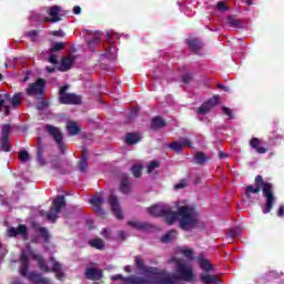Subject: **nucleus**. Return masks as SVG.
I'll return each mask as SVG.
<instances>
[{
    "label": "nucleus",
    "mask_w": 284,
    "mask_h": 284,
    "mask_svg": "<svg viewBox=\"0 0 284 284\" xmlns=\"http://www.w3.org/2000/svg\"><path fill=\"white\" fill-rule=\"evenodd\" d=\"M45 70L47 72H49V74L57 72V69L54 67H45Z\"/></svg>",
    "instance_id": "bf43d9fd"
},
{
    "label": "nucleus",
    "mask_w": 284,
    "mask_h": 284,
    "mask_svg": "<svg viewBox=\"0 0 284 284\" xmlns=\"http://www.w3.org/2000/svg\"><path fill=\"white\" fill-rule=\"evenodd\" d=\"M45 131L48 132L49 136H52L53 141L58 146L59 152L61 154H65V150L68 149V145L63 141V132H61V129L52 124H47Z\"/></svg>",
    "instance_id": "423d86ee"
},
{
    "label": "nucleus",
    "mask_w": 284,
    "mask_h": 284,
    "mask_svg": "<svg viewBox=\"0 0 284 284\" xmlns=\"http://www.w3.org/2000/svg\"><path fill=\"white\" fill-rule=\"evenodd\" d=\"M101 235L104 236V239H110V236H112V233L108 231V229H103L101 231Z\"/></svg>",
    "instance_id": "864d4df0"
},
{
    "label": "nucleus",
    "mask_w": 284,
    "mask_h": 284,
    "mask_svg": "<svg viewBox=\"0 0 284 284\" xmlns=\"http://www.w3.org/2000/svg\"><path fill=\"white\" fill-rule=\"evenodd\" d=\"M131 172L133 174V176L135 179H141V174L143 172V166H141V164H134L132 168H131Z\"/></svg>",
    "instance_id": "a19ab883"
},
{
    "label": "nucleus",
    "mask_w": 284,
    "mask_h": 284,
    "mask_svg": "<svg viewBox=\"0 0 284 284\" xmlns=\"http://www.w3.org/2000/svg\"><path fill=\"white\" fill-rule=\"evenodd\" d=\"M33 261H37L41 272H45V273L52 272V268H50V266H48V263H45V260L43 258V256L34 254Z\"/></svg>",
    "instance_id": "393cba45"
},
{
    "label": "nucleus",
    "mask_w": 284,
    "mask_h": 284,
    "mask_svg": "<svg viewBox=\"0 0 284 284\" xmlns=\"http://www.w3.org/2000/svg\"><path fill=\"white\" fill-rule=\"evenodd\" d=\"M186 45H189L191 52L194 54H199L203 50V42L199 38L187 39Z\"/></svg>",
    "instance_id": "a211bd4d"
},
{
    "label": "nucleus",
    "mask_w": 284,
    "mask_h": 284,
    "mask_svg": "<svg viewBox=\"0 0 284 284\" xmlns=\"http://www.w3.org/2000/svg\"><path fill=\"white\" fill-rule=\"evenodd\" d=\"M73 63H74V57L72 55L62 58L61 65L59 68L60 72H68V70L72 68Z\"/></svg>",
    "instance_id": "b1692460"
},
{
    "label": "nucleus",
    "mask_w": 284,
    "mask_h": 284,
    "mask_svg": "<svg viewBox=\"0 0 284 284\" xmlns=\"http://www.w3.org/2000/svg\"><path fill=\"white\" fill-rule=\"evenodd\" d=\"M89 203L93 206L94 212H97L98 216L101 219H105V210H103V197L97 193L89 200Z\"/></svg>",
    "instance_id": "f8f14e48"
},
{
    "label": "nucleus",
    "mask_w": 284,
    "mask_h": 284,
    "mask_svg": "<svg viewBox=\"0 0 284 284\" xmlns=\"http://www.w3.org/2000/svg\"><path fill=\"white\" fill-rule=\"evenodd\" d=\"M241 236V230L239 229H230L226 231V239L230 241H233V239H236Z\"/></svg>",
    "instance_id": "58836bf2"
},
{
    "label": "nucleus",
    "mask_w": 284,
    "mask_h": 284,
    "mask_svg": "<svg viewBox=\"0 0 284 284\" xmlns=\"http://www.w3.org/2000/svg\"><path fill=\"white\" fill-rule=\"evenodd\" d=\"M10 130H12L11 124H2L0 148L3 152H10V150H12V144L10 143Z\"/></svg>",
    "instance_id": "1a4fd4ad"
},
{
    "label": "nucleus",
    "mask_w": 284,
    "mask_h": 284,
    "mask_svg": "<svg viewBox=\"0 0 284 284\" xmlns=\"http://www.w3.org/2000/svg\"><path fill=\"white\" fill-rule=\"evenodd\" d=\"M180 145H182V148H192V142L189 139H181Z\"/></svg>",
    "instance_id": "09e8293b"
},
{
    "label": "nucleus",
    "mask_w": 284,
    "mask_h": 284,
    "mask_svg": "<svg viewBox=\"0 0 284 284\" xmlns=\"http://www.w3.org/2000/svg\"><path fill=\"white\" fill-rule=\"evenodd\" d=\"M12 108H19L21 105V93H14L13 97H10L8 100Z\"/></svg>",
    "instance_id": "4c0bfd02"
},
{
    "label": "nucleus",
    "mask_w": 284,
    "mask_h": 284,
    "mask_svg": "<svg viewBox=\"0 0 284 284\" xmlns=\"http://www.w3.org/2000/svg\"><path fill=\"white\" fill-rule=\"evenodd\" d=\"M128 225L133 227V230H138V232H150V230L154 229L152 224L139 220L129 221Z\"/></svg>",
    "instance_id": "2eb2a0df"
},
{
    "label": "nucleus",
    "mask_w": 284,
    "mask_h": 284,
    "mask_svg": "<svg viewBox=\"0 0 284 284\" xmlns=\"http://www.w3.org/2000/svg\"><path fill=\"white\" fill-rule=\"evenodd\" d=\"M135 265L140 272H143L145 277L142 278H146L150 283V278L153 276L155 278V283L159 284V278L161 277L163 271H160L154 266H145V261L139 255L135 256Z\"/></svg>",
    "instance_id": "39448f33"
},
{
    "label": "nucleus",
    "mask_w": 284,
    "mask_h": 284,
    "mask_svg": "<svg viewBox=\"0 0 284 284\" xmlns=\"http://www.w3.org/2000/svg\"><path fill=\"white\" fill-rule=\"evenodd\" d=\"M261 139L258 138H252L248 142L250 148H252V150H255V152H257V154H267L268 149L265 146H261Z\"/></svg>",
    "instance_id": "412c9836"
},
{
    "label": "nucleus",
    "mask_w": 284,
    "mask_h": 284,
    "mask_svg": "<svg viewBox=\"0 0 284 284\" xmlns=\"http://www.w3.org/2000/svg\"><path fill=\"white\" fill-rule=\"evenodd\" d=\"M50 263H52L51 272L55 274L57 280L64 281L65 273L61 272V263H59L54 257H50Z\"/></svg>",
    "instance_id": "6ab92c4d"
},
{
    "label": "nucleus",
    "mask_w": 284,
    "mask_h": 284,
    "mask_svg": "<svg viewBox=\"0 0 284 284\" xmlns=\"http://www.w3.org/2000/svg\"><path fill=\"white\" fill-rule=\"evenodd\" d=\"M67 130L69 132V136H77L78 134H81V125L74 121H69L67 123Z\"/></svg>",
    "instance_id": "5701e85b"
},
{
    "label": "nucleus",
    "mask_w": 284,
    "mask_h": 284,
    "mask_svg": "<svg viewBox=\"0 0 284 284\" xmlns=\"http://www.w3.org/2000/svg\"><path fill=\"white\" fill-rule=\"evenodd\" d=\"M108 203L111 207V212L119 221H123V211H121V203L119 197L114 194L109 195Z\"/></svg>",
    "instance_id": "9b49d317"
},
{
    "label": "nucleus",
    "mask_w": 284,
    "mask_h": 284,
    "mask_svg": "<svg viewBox=\"0 0 284 284\" xmlns=\"http://www.w3.org/2000/svg\"><path fill=\"white\" fill-rule=\"evenodd\" d=\"M119 236L121 237L122 241H125V233L123 231L119 232Z\"/></svg>",
    "instance_id": "69168bd1"
},
{
    "label": "nucleus",
    "mask_w": 284,
    "mask_h": 284,
    "mask_svg": "<svg viewBox=\"0 0 284 284\" xmlns=\"http://www.w3.org/2000/svg\"><path fill=\"white\" fill-rule=\"evenodd\" d=\"M219 90H223L224 92H230V87L223 85L222 83L217 84Z\"/></svg>",
    "instance_id": "4d7b16f0"
},
{
    "label": "nucleus",
    "mask_w": 284,
    "mask_h": 284,
    "mask_svg": "<svg viewBox=\"0 0 284 284\" xmlns=\"http://www.w3.org/2000/svg\"><path fill=\"white\" fill-rule=\"evenodd\" d=\"M67 205L68 203L65 202V195H57L52 201L50 210L48 212L41 211L40 214L45 216L51 223H57V219H59L61 210H63V207Z\"/></svg>",
    "instance_id": "20e7f679"
},
{
    "label": "nucleus",
    "mask_w": 284,
    "mask_h": 284,
    "mask_svg": "<svg viewBox=\"0 0 284 284\" xmlns=\"http://www.w3.org/2000/svg\"><path fill=\"white\" fill-rule=\"evenodd\" d=\"M79 172H88V149H82V158L78 162Z\"/></svg>",
    "instance_id": "4be33fe9"
},
{
    "label": "nucleus",
    "mask_w": 284,
    "mask_h": 284,
    "mask_svg": "<svg viewBox=\"0 0 284 284\" xmlns=\"http://www.w3.org/2000/svg\"><path fill=\"white\" fill-rule=\"evenodd\" d=\"M4 114H6V116H8V114H10V108L9 106L4 108Z\"/></svg>",
    "instance_id": "338daca9"
},
{
    "label": "nucleus",
    "mask_w": 284,
    "mask_h": 284,
    "mask_svg": "<svg viewBox=\"0 0 284 284\" xmlns=\"http://www.w3.org/2000/svg\"><path fill=\"white\" fill-rule=\"evenodd\" d=\"M254 183H255V186L254 185L246 186L245 189L246 199H252V194H260L262 190L263 196L266 197L265 206L263 209V214H270L276 201V196H274V184L263 180V175H256Z\"/></svg>",
    "instance_id": "f03ea898"
},
{
    "label": "nucleus",
    "mask_w": 284,
    "mask_h": 284,
    "mask_svg": "<svg viewBox=\"0 0 284 284\" xmlns=\"http://www.w3.org/2000/svg\"><path fill=\"white\" fill-rule=\"evenodd\" d=\"M124 272H126L128 274H130L132 272V267L130 265H126L124 267Z\"/></svg>",
    "instance_id": "0e129e2a"
},
{
    "label": "nucleus",
    "mask_w": 284,
    "mask_h": 284,
    "mask_svg": "<svg viewBox=\"0 0 284 284\" xmlns=\"http://www.w3.org/2000/svg\"><path fill=\"white\" fill-rule=\"evenodd\" d=\"M217 10L219 12H225V10H227V4L223 1L217 2Z\"/></svg>",
    "instance_id": "3c124183"
},
{
    "label": "nucleus",
    "mask_w": 284,
    "mask_h": 284,
    "mask_svg": "<svg viewBox=\"0 0 284 284\" xmlns=\"http://www.w3.org/2000/svg\"><path fill=\"white\" fill-rule=\"evenodd\" d=\"M194 161L197 165H204V163H207V161H210V158H206L205 153L203 152H197L194 155Z\"/></svg>",
    "instance_id": "2f4dec72"
},
{
    "label": "nucleus",
    "mask_w": 284,
    "mask_h": 284,
    "mask_svg": "<svg viewBox=\"0 0 284 284\" xmlns=\"http://www.w3.org/2000/svg\"><path fill=\"white\" fill-rule=\"evenodd\" d=\"M193 75L192 73H185L182 75V83H190V81H192Z\"/></svg>",
    "instance_id": "8fccbe9b"
},
{
    "label": "nucleus",
    "mask_w": 284,
    "mask_h": 284,
    "mask_svg": "<svg viewBox=\"0 0 284 284\" xmlns=\"http://www.w3.org/2000/svg\"><path fill=\"white\" fill-rule=\"evenodd\" d=\"M222 112L229 116V119H234V113H232L231 109L227 106H222Z\"/></svg>",
    "instance_id": "de8ad7c7"
},
{
    "label": "nucleus",
    "mask_w": 284,
    "mask_h": 284,
    "mask_svg": "<svg viewBox=\"0 0 284 284\" xmlns=\"http://www.w3.org/2000/svg\"><path fill=\"white\" fill-rule=\"evenodd\" d=\"M182 254L186 258H191V261L194 258V251L192 248H184V250H182Z\"/></svg>",
    "instance_id": "c03bdc74"
},
{
    "label": "nucleus",
    "mask_w": 284,
    "mask_h": 284,
    "mask_svg": "<svg viewBox=\"0 0 284 284\" xmlns=\"http://www.w3.org/2000/svg\"><path fill=\"white\" fill-rule=\"evenodd\" d=\"M219 156H220V159H227V153L220 151Z\"/></svg>",
    "instance_id": "e2e57ef3"
},
{
    "label": "nucleus",
    "mask_w": 284,
    "mask_h": 284,
    "mask_svg": "<svg viewBox=\"0 0 284 284\" xmlns=\"http://www.w3.org/2000/svg\"><path fill=\"white\" fill-rule=\"evenodd\" d=\"M125 141L128 145H134L141 141L139 133H126Z\"/></svg>",
    "instance_id": "c85d7f7f"
},
{
    "label": "nucleus",
    "mask_w": 284,
    "mask_h": 284,
    "mask_svg": "<svg viewBox=\"0 0 284 284\" xmlns=\"http://www.w3.org/2000/svg\"><path fill=\"white\" fill-rule=\"evenodd\" d=\"M100 39L99 38H93L92 40H89L88 45L89 48L93 44V43H99Z\"/></svg>",
    "instance_id": "13d9d810"
},
{
    "label": "nucleus",
    "mask_w": 284,
    "mask_h": 284,
    "mask_svg": "<svg viewBox=\"0 0 284 284\" xmlns=\"http://www.w3.org/2000/svg\"><path fill=\"white\" fill-rule=\"evenodd\" d=\"M43 146L39 145L38 146V150H37V161L39 163V165H47L48 162L45 161V158H43Z\"/></svg>",
    "instance_id": "72a5a7b5"
},
{
    "label": "nucleus",
    "mask_w": 284,
    "mask_h": 284,
    "mask_svg": "<svg viewBox=\"0 0 284 284\" xmlns=\"http://www.w3.org/2000/svg\"><path fill=\"white\" fill-rule=\"evenodd\" d=\"M22 236L23 241L28 239V226L26 224H19L18 227L8 229V236L17 237Z\"/></svg>",
    "instance_id": "4468645a"
},
{
    "label": "nucleus",
    "mask_w": 284,
    "mask_h": 284,
    "mask_svg": "<svg viewBox=\"0 0 284 284\" xmlns=\"http://www.w3.org/2000/svg\"><path fill=\"white\" fill-rule=\"evenodd\" d=\"M226 23L230 26V28H241V20L234 18L233 16L227 17Z\"/></svg>",
    "instance_id": "ea45409f"
},
{
    "label": "nucleus",
    "mask_w": 284,
    "mask_h": 284,
    "mask_svg": "<svg viewBox=\"0 0 284 284\" xmlns=\"http://www.w3.org/2000/svg\"><path fill=\"white\" fill-rule=\"evenodd\" d=\"M61 50H65V43H63V42H55L50 48V52H61Z\"/></svg>",
    "instance_id": "37998d69"
},
{
    "label": "nucleus",
    "mask_w": 284,
    "mask_h": 284,
    "mask_svg": "<svg viewBox=\"0 0 284 284\" xmlns=\"http://www.w3.org/2000/svg\"><path fill=\"white\" fill-rule=\"evenodd\" d=\"M176 274H170L162 271L159 277V284H176V281H186L192 283L194 281V270L187 262L183 260H176Z\"/></svg>",
    "instance_id": "7ed1b4c3"
},
{
    "label": "nucleus",
    "mask_w": 284,
    "mask_h": 284,
    "mask_svg": "<svg viewBox=\"0 0 284 284\" xmlns=\"http://www.w3.org/2000/svg\"><path fill=\"white\" fill-rule=\"evenodd\" d=\"M168 125V122L161 116H155L151 121V130H161Z\"/></svg>",
    "instance_id": "a878e982"
},
{
    "label": "nucleus",
    "mask_w": 284,
    "mask_h": 284,
    "mask_svg": "<svg viewBox=\"0 0 284 284\" xmlns=\"http://www.w3.org/2000/svg\"><path fill=\"white\" fill-rule=\"evenodd\" d=\"M73 14H81V7L75 6V7L73 8Z\"/></svg>",
    "instance_id": "680f3d73"
},
{
    "label": "nucleus",
    "mask_w": 284,
    "mask_h": 284,
    "mask_svg": "<svg viewBox=\"0 0 284 284\" xmlns=\"http://www.w3.org/2000/svg\"><path fill=\"white\" fill-rule=\"evenodd\" d=\"M89 245L94 247V250H105V243L101 240V237L90 240Z\"/></svg>",
    "instance_id": "c756f323"
},
{
    "label": "nucleus",
    "mask_w": 284,
    "mask_h": 284,
    "mask_svg": "<svg viewBox=\"0 0 284 284\" xmlns=\"http://www.w3.org/2000/svg\"><path fill=\"white\" fill-rule=\"evenodd\" d=\"M37 34H39V31H37V30H31V31L27 32V37H30L31 39H34V37H37Z\"/></svg>",
    "instance_id": "5fc2aeb1"
},
{
    "label": "nucleus",
    "mask_w": 284,
    "mask_h": 284,
    "mask_svg": "<svg viewBox=\"0 0 284 284\" xmlns=\"http://www.w3.org/2000/svg\"><path fill=\"white\" fill-rule=\"evenodd\" d=\"M184 187H187V180L185 179L180 180V182L174 185V190H183Z\"/></svg>",
    "instance_id": "49530a36"
},
{
    "label": "nucleus",
    "mask_w": 284,
    "mask_h": 284,
    "mask_svg": "<svg viewBox=\"0 0 284 284\" xmlns=\"http://www.w3.org/2000/svg\"><path fill=\"white\" fill-rule=\"evenodd\" d=\"M168 148L169 150H172V152H175V154H181V152H183V146L180 141L171 142Z\"/></svg>",
    "instance_id": "c9c22d12"
},
{
    "label": "nucleus",
    "mask_w": 284,
    "mask_h": 284,
    "mask_svg": "<svg viewBox=\"0 0 284 284\" xmlns=\"http://www.w3.org/2000/svg\"><path fill=\"white\" fill-rule=\"evenodd\" d=\"M200 281L204 284L221 283V280L216 275L200 274Z\"/></svg>",
    "instance_id": "cd10ccee"
},
{
    "label": "nucleus",
    "mask_w": 284,
    "mask_h": 284,
    "mask_svg": "<svg viewBox=\"0 0 284 284\" xmlns=\"http://www.w3.org/2000/svg\"><path fill=\"white\" fill-rule=\"evenodd\" d=\"M221 103V95H214L213 98L209 99L197 109V114H207L210 113L213 108H216Z\"/></svg>",
    "instance_id": "9d476101"
},
{
    "label": "nucleus",
    "mask_w": 284,
    "mask_h": 284,
    "mask_svg": "<svg viewBox=\"0 0 284 284\" xmlns=\"http://www.w3.org/2000/svg\"><path fill=\"white\" fill-rule=\"evenodd\" d=\"M84 276L88 281H101L103 278V270L87 267Z\"/></svg>",
    "instance_id": "dca6fc26"
},
{
    "label": "nucleus",
    "mask_w": 284,
    "mask_h": 284,
    "mask_svg": "<svg viewBox=\"0 0 284 284\" xmlns=\"http://www.w3.org/2000/svg\"><path fill=\"white\" fill-rule=\"evenodd\" d=\"M53 37H65V33H63L62 30L52 31L51 33Z\"/></svg>",
    "instance_id": "6e6d98bb"
},
{
    "label": "nucleus",
    "mask_w": 284,
    "mask_h": 284,
    "mask_svg": "<svg viewBox=\"0 0 284 284\" xmlns=\"http://www.w3.org/2000/svg\"><path fill=\"white\" fill-rule=\"evenodd\" d=\"M245 3L248 4V6H253L252 0H245Z\"/></svg>",
    "instance_id": "774afa93"
},
{
    "label": "nucleus",
    "mask_w": 284,
    "mask_h": 284,
    "mask_svg": "<svg viewBox=\"0 0 284 284\" xmlns=\"http://www.w3.org/2000/svg\"><path fill=\"white\" fill-rule=\"evenodd\" d=\"M120 192H122V194H130V180H128V178L122 179L120 184Z\"/></svg>",
    "instance_id": "473e14b6"
},
{
    "label": "nucleus",
    "mask_w": 284,
    "mask_h": 284,
    "mask_svg": "<svg viewBox=\"0 0 284 284\" xmlns=\"http://www.w3.org/2000/svg\"><path fill=\"white\" fill-rule=\"evenodd\" d=\"M60 12H61V7L52 6L49 11V17H45L43 21L45 23H59V21H61L62 19L61 17H63Z\"/></svg>",
    "instance_id": "ddd939ff"
},
{
    "label": "nucleus",
    "mask_w": 284,
    "mask_h": 284,
    "mask_svg": "<svg viewBox=\"0 0 284 284\" xmlns=\"http://www.w3.org/2000/svg\"><path fill=\"white\" fill-rule=\"evenodd\" d=\"M27 278H28V281H30L31 283H34V284H49L50 283V278L43 277V275H41V273H38L37 271L30 272L28 274Z\"/></svg>",
    "instance_id": "f3484780"
},
{
    "label": "nucleus",
    "mask_w": 284,
    "mask_h": 284,
    "mask_svg": "<svg viewBox=\"0 0 284 284\" xmlns=\"http://www.w3.org/2000/svg\"><path fill=\"white\" fill-rule=\"evenodd\" d=\"M18 159L19 161H21L22 163H27V161L30 160V153H28V151L22 150L18 153Z\"/></svg>",
    "instance_id": "79ce46f5"
},
{
    "label": "nucleus",
    "mask_w": 284,
    "mask_h": 284,
    "mask_svg": "<svg viewBox=\"0 0 284 284\" xmlns=\"http://www.w3.org/2000/svg\"><path fill=\"white\" fill-rule=\"evenodd\" d=\"M48 61H49V63H52V65H57V63H59V60L57 59V55H55V54H51V55L48 58Z\"/></svg>",
    "instance_id": "603ef678"
},
{
    "label": "nucleus",
    "mask_w": 284,
    "mask_h": 284,
    "mask_svg": "<svg viewBox=\"0 0 284 284\" xmlns=\"http://www.w3.org/2000/svg\"><path fill=\"white\" fill-rule=\"evenodd\" d=\"M36 232L40 233V236L44 243H50V233L48 232V229L40 226L36 230Z\"/></svg>",
    "instance_id": "f704fd0d"
},
{
    "label": "nucleus",
    "mask_w": 284,
    "mask_h": 284,
    "mask_svg": "<svg viewBox=\"0 0 284 284\" xmlns=\"http://www.w3.org/2000/svg\"><path fill=\"white\" fill-rule=\"evenodd\" d=\"M68 85H63L59 90V103L61 105H81V95H77L75 93H67Z\"/></svg>",
    "instance_id": "0eeeda50"
},
{
    "label": "nucleus",
    "mask_w": 284,
    "mask_h": 284,
    "mask_svg": "<svg viewBox=\"0 0 284 284\" xmlns=\"http://www.w3.org/2000/svg\"><path fill=\"white\" fill-rule=\"evenodd\" d=\"M48 108H50V101L43 99V97L36 103V110H48Z\"/></svg>",
    "instance_id": "e433bc0d"
},
{
    "label": "nucleus",
    "mask_w": 284,
    "mask_h": 284,
    "mask_svg": "<svg viewBox=\"0 0 284 284\" xmlns=\"http://www.w3.org/2000/svg\"><path fill=\"white\" fill-rule=\"evenodd\" d=\"M159 162L158 161H151L149 163V166H148V173L149 174H152V172H154V170H156V168H159Z\"/></svg>",
    "instance_id": "a18cd8bd"
},
{
    "label": "nucleus",
    "mask_w": 284,
    "mask_h": 284,
    "mask_svg": "<svg viewBox=\"0 0 284 284\" xmlns=\"http://www.w3.org/2000/svg\"><path fill=\"white\" fill-rule=\"evenodd\" d=\"M151 216H164L168 225H174L180 219V229L184 232H192L199 224L196 209L187 205L180 206L178 212L172 211L168 204H154L148 209Z\"/></svg>",
    "instance_id": "f257e3e1"
},
{
    "label": "nucleus",
    "mask_w": 284,
    "mask_h": 284,
    "mask_svg": "<svg viewBox=\"0 0 284 284\" xmlns=\"http://www.w3.org/2000/svg\"><path fill=\"white\" fill-rule=\"evenodd\" d=\"M277 216H280V217L284 216V206L283 205L278 207Z\"/></svg>",
    "instance_id": "052dcab7"
},
{
    "label": "nucleus",
    "mask_w": 284,
    "mask_h": 284,
    "mask_svg": "<svg viewBox=\"0 0 284 284\" xmlns=\"http://www.w3.org/2000/svg\"><path fill=\"white\" fill-rule=\"evenodd\" d=\"M20 274L21 276H24V278H27L28 274V270H30V258L28 257V253H22L20 256Z\"/></svg>",
    "instance_id": "aec40b11"
},
{
    "label": "nucleus",
    "mask_w": 284,
    "mask_h": 284,
    "mask_svg": "<svg viewBox=\"0 0 284 284\" xmlns=\"http://www.w3.org/2000/svg\"><path fill=\"white\" fill-rule=\"evenodd\" d=\"M178 236L179 232L176 230H170L161 237V243H172V241H176Z\"/></svg>",
    "instance_id": "bb28decb"
},
{
    "label": "nucleus",
    "mask_w": 284,
    "mask_h": 284,
    "mask_svg": "<svg viewBox=\"0 0 284 284\" xmlns=\"http://www.w3.org/2000/svg\"><path fill=\"white\" fill-rule=\"evenodd\" d=\"M199 265L204 272H212L214 266L205 258H199Z\"/></svg>",
    "instance_id": "7c9ffc66"
},
{
    "label": "nucleus",
    "mask_w": 284,
    "mask_h": 284,
    "mask_svg": "<svg viewBox=\"0 0 284 284\" xmlns=\"http://www.w3.org/2000/svg\"><path fill=\"white\" fill-rule=\"evenodd\" d=\"M26 93L28 94V97H45V80L39 78L36 82L29 84Z\"/></svg>",
    "instance_id": "6e6552de"
}]
</instances>
